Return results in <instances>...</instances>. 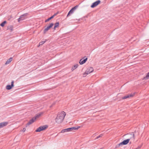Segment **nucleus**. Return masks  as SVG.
I'll use <instances>...</instances> for the list:
<instances>
[{"label": "nucleus", "instance_id": "9b49d317", "mask_svg": "<svg viewBox=\"0 0 149 149\" xmlns=\"http://www.w3.org/2000/svg\"><path fill=\"white\" fill-rule=\"evenodd\" d=\"M43 113H44L43 112H40V113H38V114H37V115L36 116H35V117H34V118L36 120L37 119L39 118V117H40L42 116L43 115Z\"/></svg>", "mask_w": 149, "mask_h": 149}, {"label": "nucleus", "instance_id": "aec40b11", "mask_svg": "<svg viewBox=\"0 0 149 149\" xmlns=\"http://www.w3.org/2000/svg\"><path fill=\"white\" fill-rule=\"evenodd\" d=\"M6 21H4L0 24V25L2 27H3L4 26L5 24H6Z\"/></svg>", "mask_w": 149, "mask_h": 149}, {"label": "nucleus", "instance_id": "39448f33", "mask_svg": "<svg viewBox=\"0 0 149 149\" xmlns=\"http://www.w3.org/2000/svg\"><path fill=\"white\" fill-rule=\"evenodd\" d=\"M135 95V93H131L130 94H128L126 95H125L123 97H122V99L124 100L127 98H129L130 97H134Z\"/></svg>", "mask_w": 149, "mask_h": 149}, {"label": "nucleus", "instance_id": "2eb2a0df", "mask_svg": "<svg viewBox=\"0 0 149 149\" xmlns=\"http://www.w3.org/2000/svg\"><path fill=\"white\" fill-rule=\"evenodd\" d=\"M78 67V65L77 64H74L71 70L72 71H73L76 68H77Z\"/></svg>", "mask_w": 149, "mask_h": 149}, {"label": "nucleus", "instance_id": "412c9836", "mask_svg": "<svg viewBox=\"0 0 149 149\" xmlns=\"http://www.w3.org/2000/svg\"><path fill=\"white\" fill-rule=\"evenodd\" d=\"M66 132H68L67 129H64L62 130L61 132V133H64Z\"/></svg>", "mask_w": 149, "mask_h": 149}, {"label": "nucleus", "instance_id": "f8f14e48", "mask_svg": "<svg viewBox=\"0 0 149 149\" xmlns=\"http://www.w3.org/2000/svg\"><path fill=\"white\" fill-rule=\"evenodd\" d=\"M8 124L7 122H3L0 123V128L6 126Z\"/></svg>", "mask_w": 149, "mask_h": 149}, {"label": "nucleus", "instance_id": "f3484780", "mask_svg": "<svg viewBox=\"0 0 149 149\" xmlns=\"http://www.w3.org/2000/svg\"><path fill=\"white\" fill-rule=\"evenodd\" d=\"M25 19V18L24 17V16L22 15L18 19V22H19L21 20H23Z\"/></svg>", "mask_w": 149, "mask_h": 149}, {"label": "nucleus", "instance_id": "dca6fc26", "mask_svg": "<svg viewBox=\"0 0 149 149\" xmlns=\"http://www.w3.org/2000/svg\"><path fill=\"white\" fill-rule=\"evenodd\" d=\"M12 58L10 57L9 59H8L7 61L5 63L6 65H7L9 63H10L12 61Z\"/></svg>", "mask_w": 149, "mask_h": 149}, {"label": "nucleus", "instance_id": "9d476101", "mask_svg": "<svg viewBox=\"0 0 149 149\" xmlns=\"http://www.w3.org/2000/svg\"><path fill=\"white\" fill-rule=\"evenodd\" d=\"M78 6V5H77L73 8L68 12L67 17H68L70 13H72L77 8Z\"/></svg>", "mask_w": 149, "mask_h": 149}, {"label": "nucleus", "instance_id": "4be33fe9", "mask_svg": "<svg viewBox=\"0 0 149 149\" xmlns=\"http://www.w3.org/2000/svg\"><path fill=\"white\" fill-rule=\"evenodd\" d=\"M46 40H44V41H42L41 42H39V46H40V45H42V44H44L45 42H46Z\"/></svg>", "mask_w": 149, "mask_h": 149}, {"label": "nucleus", "instance_id": "7ed1b4c3", "mask_svg": "<svg viewBox=\"0 0 149 149\" xmlns=\"http://www.w3.org/2000/svg\"><path fill=\"white\" fill-rule=\"evenodd\" d=\"M94 69L92 67H89L86 70L85 72L83 74V77H85L87 75L93 72Z\"/></svg>", "mask_w": 149, "mask_h": 149}, {"label": "nucleus", "instance_id": "f03ea898", "mask_svg": "<svg viewBox=\"0 0 149 149\" xmlns=\"http://www.w3.org/2000/svg\"><path fill=\"white\" fill-rule=\"evenodd\" d=\"M66 113L64 111H61L58 113L55 119L56 122L58 124L62 123L65 118Z\"/></svg>", "mask_w": 149, "mask_h": 149}, {"label": "nucleus", "instance_id": "a211bd4d", "mask_svg": "<svg viewBox=\"0 0 149 149\" xmlns=\"http://www.w3.org/2000/svg\"><path fill=\"white\" fill-rule=\"evenodd\" d=\"M8 29H9L10 31H12L13 30V26L12 25H10L8 26Z\"/></svg>", "mask_w": 149, "mask_h": 149}, {"label": "nucleus", "instance_id": "1a4fd4ad", "mask_svg": "<svg viewBox=\"0 0 149 149\" xmlns=\"http://www.w3.org/2000/svg\"><path fill=\"white\" fill-rule=\"evenodd\" d=\"M14 81H13L11 83V85H7L6 86V89L8 90L11 89L13 87H14Z\"/></svg>", "mask_w": 149, "mask_h": 149}, {"label": "nucleus", "instance_id": "4468645a", "mask_svg": "<svg viewBox=\"0 0 149 149\" xmlns=\"http://www.w3.org/2000/svg\"><path fill=\"white\" fill-rule=\"evenodd\" d=\"M36 120V119L35 118L33 117L32 118V119L29 122L27 123V125H29L32 123L33 122H34L35 120Z\"/></svg>", "mask_w": 149, "mask_h": 149}, {"label": "nucleus", "instance_id": "5701e85b", "mask_svg": "<svg viewBox=\"0 0 149 149\" xmlns=\"http://www.w3.org/2000/svg\"><path fill=\"white\" fill-rule=\"evenodd\" d=\"M53 18V16H51L50 18H49L48 19H47L46 20H45V22H47L49 21V20H50L51 19H52Z\"/></svg>", "mask_w": 149, "mask_h": 149}, {"label": "nucleus", "instance_id": "ddd939ff", "mask_svg": "<svg viewBox=\"0 0 149 149\" xmlns=\"http://www.w3.org/2000/svg\"><path fill=\"white\" fill-rule=\"evenodd\" d=\"M87 58H86L84 59H81L79 61V63L81 65H82L85 63L87 60Z\"/></svg>", "mask_w": 149, "mask_h": 149}, {"label": "nucleus", "instance_id": "423d86ee", "mask_svg": "<svg viewBox=\"0 0 149 149\" xmlns=\"http://www.w3.org/2000/svg\"><path fill=\"white\" fill-rule=\"evenodd\" d=\"M80 128V126H78L77 127H72L71 128H67V130L68 132L72 131H74L75 130H77L79 129Z\"/></svg>", "mask_w": 149, "mask_h": 149}, {"label": "nucleus", "instance_id": "6e6552de", "mask_svg": "<svg viewBox=\"0 0 149 149\" xmlns=\"http://www.w3.org/2000/svg\"><path fill=\"white\" fill-rule=\"evenodd\" d=\"M54 25V24L52 23H51L49 25L47 26L46 28H45L44 31V33H45L46 32L49 30Z\"/></svg>", "mask_w": 149, "mask_h": 149}, {"label": "nucleus", "instance_id": "6ab92c4d", "mask_svg": "<svg viewBox=\"0 0 149 149\" xmlns=\"http://www.w3.org/2000/svg\"><path fill=\"white\" fill-rule=\"evenodd\" d=\"M59 22H57L55 24V25H54V30H55L56 28L57 27H58V26H59Z\"/></svg>", "mask_w": 149, "mask_h": 149}, {"label": "nucleus", "instance_id": "cd10ccee", "mask_svg": "<svg viewBox=\"0 0 149 149\" xmlns=\"http://www.w3.org/2000/svg\"><path fill=\"white\" fill-rule=\"evenodd\" d=\"M27 15V13H26V14H24L22 15H23L24 17V16H26Z\"/></svg>", "mask_w": 149, "mask_h": 149}, {"label": "nucleus", "instance_id": "393cba45", "mask_svg": "<svg viewBox=\"0 0 149 149\" xmlns=\"http://www.w3.org/2000/svg\"><path fill=\"white\" fill-rule=\"evenodd\" d=\"M102 136H103V135L102 134H101L100 135H99L98 136H97L96 137V138L98 139L100 137H102Z\"/></svg>", "mask_w": 149, "mask_h": 149}, {"label": "nucleus", "instance_id": "0eeeda50", "mask_svg": "<svg viewBox=\"0 0 149 149\" xmlns=\"http://www.w3.org/2000/svg\"><path fill=\"white\" fill-rule=\"evenodd\" d=\"M100 3V0H98L93 3L92 5L91 6V7L92 8H94Z\"/></svg>", "mask_w": 149, "mask_h": 149}, {"label": "nucleus", "instance_id": "a878e982", "mask_svg": "<svg viewBox=\"0 0 149 149\" xmlns=\"http://www.w3.org/2000/svg\"><path fill=\"white\" fill-rule=\"evenodd\" d=\"M59 12H58L57 13H55L52 16H53V17L55 16H56V15H57L59 13Z\"/></svg>", "mask_w": 149, "mask_h": 149}, {"label": "nucleus", "instance_id": "20e7f679", "mask_svg": "<svg viewBox=\"0 0 149 149\" xmlns=\"http://www.w3.org/2000/svg\"><path fill=\"white\" fill-rule=\"evenodd\" d=\"M48 126L47 125H45L41 126L38 128L35 131L36 132H40L46 129Z\"/></svg>", "mask_w": 149, "mask_h": 149}, {"label": "nucleus", "instance_id": "bb28decb", "mask_svg": "<svg viewBox=\"0 0 149 149\" xmlns=\"http://www.w3.org/2000/svg\"><path fill=\"white\" fill-rule=\"evenodd\" d=\"M26 130V128H24L22 130H21V131H22L23 132H24Z\"/></svg>", "mask_w": 149, "mask_h": 149}, {"label": "nucleus", "instance_id": "f257e3e1", "mask_svg": "<svg viewBox=\"0 0 149 149\" xmlns=\"http://www.w3.org/2000/svg\"><path fill=\"white\" fill-rule=\"evenodd\" d=\"M127 139L123 141L122 142L116 145L115 147L116 148H118L122 146L123 145L127 144L129 143V141L130 139H135L134 135V134H127Z\"/></svg>", "mask_w": 149, "mask_h": 149}, {"label": "nucleus", "instance_id": "b1692460", "mask_svg": "<svg viewBox=\"0 0 149 149\" xmlns=\"http://www.w3.org/2000/svg\"><path fill=\"white\" fill-rule=\"evenodd\" d=\"M146 78L147 79H149V72L147 74L146 76Z\"/></svg>", "mask_w": 149, "mask_h": 149}]
</instances>
